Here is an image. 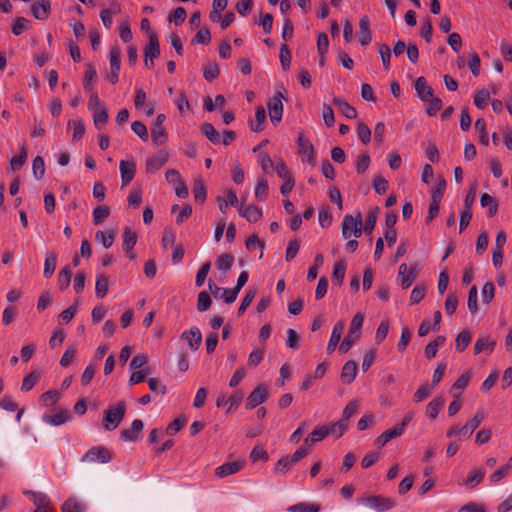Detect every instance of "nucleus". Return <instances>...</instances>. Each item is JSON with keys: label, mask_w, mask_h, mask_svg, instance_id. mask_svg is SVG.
Instances as JSON below:
<instances>
[{"label": "nucleus", "mask_w": 512, "mask_h": 512, "mask_svg": "<svg viewBox=\"0 0 512 512\" xmlns=\"http://www.w3.org/2000/svg\"><path fill=\"white\" fill-rule=\"evenodd\" d=\"M60 398V393L56 390H49L40 396V403L45 406L54 405Z\"/></svg>", "instance_id": "45"}, {"label": "nucleus", "mask_w": 512, "mask_h": 512, "mask_svg": "<svg viewBox=\"0 0 512 512\" xmlns=\"http://www.w3.org/2000/svg\"><path fill=\"white\" fill-rule=\"evenodd\" d=\"M202 133L206 136V138L213 144L221 143V137L219 132L214 128L211 123H204L201 127Z\"/></svg>", "instance_id": "32"}, {"label": "nucleus", "mask_w": 512, "mask_h": 512, "mask_svg": "<svg viewBox=\"0 0 512 512\" xmlns=\"http://www.w3.org/2000/svg\"><path fill=\"white\" fill-rule=\"evenodd\" d=\"M95 127L100 130L108 121V112L105 107L92 111Z\"/></svg>", "instance_id": "39"}, {"label": "nucleus", "mask_w": 512, "mask_h": 512, "mask_svg": "<svg viewBox=\"0 0 512 512\" xmlns=\"http://www.w3.org/2000/svg\"><path fill=\"white\" fill-rule=\"evenodd\" d=\"M57 262V254L54 251L46 252L45 261H44V270L43 276L46 279H49L54 274Z\"/></svg>", "instance_id": "26"}, {"label": "nucleus", "mask_w": 512, "mask_h": 512, "mask_svg": "<svg viewBox=\"0 0 512 512\" xmlns=\"http://www.w3.org/2000/svg\"><path fill=\"white\" fill-rule=\"evenodd\" d=\"M71 276H72L71 269L68 266L64 267L59 272V274H58V284H59V288L61 290H64V289H66L69 286L70 281H71Z\"/></svg>", "instance_id": "52"}, {"label": "nucleus", "mask_w": 512, "mask_h": 512, "mask_svg": "<svg viewBox=\"0 0 512 512\" xmlns=\"http://www.w3.org/2000/svg\"><path fill=\"white\" fill-rule=\"evenodd\" d=\"M482 207H488V217H493L498 211V201L488 193H483L480 198Z\"/></svg>", "instance_id": "30"}, {"label": "nucleus", "mask_w": 512, "mask_h": 512, "mask_svg": "<svg viewBox=\"0 0 512 512\" xmlns=\"http://www.w3.org/2000/svg\"><path fill=\"white\" fill-rule=\"evenodd\" d=\"M95 292L98 298H104L108 292V280L105 276L99 275L96 278Z\"/></svg>", "instance_id": "46"}, {"label": "nucleus", "mask_w": 512, "mask_h": 512, "mask_svg": "<svg viewBox=\"0 0 512 512\" xmlns=\"http://www.w3.org/2000/svg\"><path fill=\"white\" fill-rule=\"evenodd\" d=\"M97 77V71L92 64H88L85 71L83 80V88L86 92H91L93 89L92 81Z\"/></svg>", "instance_id": "40"}, {"label": "nucleus", "mask_w": 512, "mask_h": 512, "mask_svg": "<svg viewBox=\"0 0 512 512\" xmlns=\"http://www.w3.org/2000/svg\"><path fill=\"white\" fill-rule=\"evenodd\" d=\"M243 467V462L241 461H235V462H227L222 464L221 466L217 467L215 469V474L220 477H226L232 474L237 473L240 471Z\"/></svg>", "instance_id": "20"}, {"label": "nucleus", "mask_w": 512, "mask_h": 512, "mask_svg": "<svg viewBox=\"0 0 512 512\" xmlns=\"http://www.w3.org/2000/svg\"><path fill=\"white\" fill-rule=\"evenodd\" d=\"M320 508L315 504L300 502L287 508L288 512H319Z\"/></svg>", "instance_id": "44"}, {"label": "nucleus", "mask_w": 512, "mask_h": 512, "mask_svg": "<svg viewBox=\"0 0 512 512\" xmlns=\"http://www.w3.org/2000/svg\"><path fill=\"white\" fill-rule=\"evenodd\" d=\"M122 237L123 249L126 253H129L137 242V236L129 227H125Z\"/></svg>", "instance_id": "33"}, {"label": "nucleus", "mask_w": 512, "mask_h": 512, "mask_svg": "<svg viewBox=\"0 0 512 512\" xmlns=\"http://www.w3.org/2000/svg\"><path fill=\"white\" fill-rule=\"evenodd\" d=\"M219 73L220 70L216 63H208L203 68V76L209 82H212L214 79H216L219 76Z\"/></svg>", "instance_id": "53"}, {"label": "nucleus", "mask_w": 512, "mask_h": 512, "mask_svg": "<svg viewBox=\"0 0 512 512\" xmlns=\"http://www.w3.org/2000/svg\"><path fill=\"white\" fill-rule=\"evenodd\" d=\"M93 222L98 225L102 223L110 214V209L107 206H99L93 210Z\"/></svg>", "instance_id": "60"}, {"label": "nucleus", "mask_w": 512, "mask_h": 512, "mask_svg": "<svg viewBox=\"0 0 512 512\" xmlns=\"http://www.w3.org/2000/svg\"><path fill=\"white\" fill-rule=\"evenodd\" d=\"M111 460L110 452L104 447H93L89 449L82 457V462L107 463Z\"/></svg>", "instance_id": "5"}, {"label": "nucleus", "mask_w": 512, "mask_h": 512, "mask_svg": "<svg viewBox=\"0 0 512 512\" xmlns=\"http://www.w3.org/2000/svg\"><path fill=\"white\" fill-rule=\"evenodd\" d=\"M122 186L132 181L136 172V165L133 161L121 160L119 163Z\"/></svg>", "instance_id": "12"}, {"label": "nucleus", "mask_w": 512, "mask_h": 512, "mask_svg": "<svg viewBox=\"0 0 512 512\" xmlns=\"http://www.w3.org/2000/svg\"><path fill=\"white\" fill-rule=\"evenodd\" d=\"M415 89L422 101H428L433 97V89L427 84V81L423 76H420L416 79Z\"/></svg>", "instance_id": "19"}, {"label": "nucleus", "mask_w": 512, "mask_h": 512, "mask_svg": "<svg viewBox=\"0 0 512 512\" xmlns=\"http://www.w3.org/2000/svg\"><path fill=\"white\" fill-rule=\"evenodd\" d=\"M345 271L346 262L343 259L337 261L334 265L332 280L335 281L339 286H341L344 281Z\"/></svg>", "instance_id": "37"}, {"label": "nucleus", "mask_w": 512, "mask_h": 512, "mask_svg": "<svg viewBox=\"0 0 512 512\" xmlns=\"http://www.w3.org/2000/svg\"><path fill=\"white\" fill-rule=\"evenodd\" d=\"M239 214L245 218L248 222L255 223L262 217V210L254 205L245 207L243 204L240 205Z\"/></svg>", "instance_id": "18"}, {"label": "nucleus", "mask_w": 512, "mask_h": 512, "mask_svg": "<svg viewBox=\"0 0 512 512\" xmlns=\"http://www.w3.org/2000/svg\"><path fill=\"white\" fill-rule=\"evenodd\" d=\"M356 373H357V364H356V362L353 361V360L347 361L344 364V366L342 368V372H341L342 382L345 383V384L352 383L353 380L356 377Z\"/></svg>", "instance_id": "25"}, {"label": "nucleus", "mask_w": 512, "mask_h": 512, "mask_svg": "<svg viewBox=\"0 0 512 512\" xmlns=\"http://www.w3.org/2000/svg\"><path fill=\"white\" fill-rule=\"evenodd\" d=\"M51 8L50 0H38L31 6L32 15L38 20H45Z\"/></svg>", "instance_id": "15"}, {"label": "nucleus", "mask_w": 512, "mask_h": 512, "mask_svg": "<svg viewBox=\"0 0 512 512\" xmlns=\"http://www.w3.org/2000/svg\"><path fill=\"white\" fill-rule=\"evenodd\" d=\"M143 429V422L140 419H135L132 422L131 428L124 429L121 432V438L125 441H136L138 439V435Z\"/></svg>", "instance_id": "22"}, {"label": "nucleus", "mask_w": 512, "mask_h": 512, "mask_svg": "<svg viewBox=\"0 0 512 512\" xmlns=\"http://www.w3.org/2000/svg\"><path fill=\"white\" fill-rule=\"evenodd\" d=\"M248 278H249V274H248L247 271H242L240 273V275H239V277L237 279L236 286L233 289H231V291H224L225 293H227V297L225 299V303L231 304V303H233L236 300L240 290L247 283Z\"/></svg>", "instance_id": "16"}, {"label": "nucleus", "mask_w": 512, "mask_h": 512, "mask_svg": "<svg viewBox=\"0 0 512 512\" xmlns=\"http://www.w3.org/2000/svg\"><path fill=\"white\" fill-rule=\"evenodd\" d=\"M110 73L107 79L111 84H116L119 80V72L121 68V49L118 45H114L109 51Z\"/></svg>", "instance_id": "4"}, {"label": "nucleus", "mask_w": 512, "mask_h": 512, "mask_svg": "<svg viewBox=\"0 0 512 512\" xmlns=\"http://www.w3.org/2000/svg\"><path fill=\"white\" fill-rule=\"evenodd\" d=\"M378 210H379V208L375 207L373 210H370L368 212L365 224L363 226V231L367 235H370L373 232L374 228H375L376 221H377V212H378Z\"/></svg>", "instance_id": "43"}, {"label": "nucleus", "mask_w": 512, "mask_h": 512, "mask_svg": "<svg viewBox=\"0 0 512 512\" xmlns=\"http://www.w3.org/2000/svg\"><path fill=\"white\" fill-rule=\"evenodd\" d=\"M267 106L271 122L273 124L280 122L283 115V104L281 100V95H274L269 100Z\"/></svg>", "instance_id": "9"}, {"label": "nucleus", "mask_w": 512, "mask_h": 512, "mask_svg": "<svg viewBox=\"0 0 512 512\" xmlns=\"http://www.w3.org/2000/svg\"><path fill=\"white\" fill-rule=\"evenodd\" d=\"M149 40L146 46L144 47V58L147 59H156L160 55V47L159 40L156 33L151 32L149 35Z\"/></svg>", "instance_id": "13"}, {"label": "nucleus", "mask_w": 512, "mask_h": 512, "mask_svg": "<svg viewBox=\"0 0 512 512\" xmlns=\"http://www.w3.org/2000/svg\"><path fill=\"white\" fill-rule=\"evenodd\" d=\"M85 505L75 498L67 499L62 505V512H84Z\"/></svg>", "instance_id": "42"}, {"label": "nucleus", "mask_w": 512, "mask_h": 512, "mask_svg": "<svg viewBox=\"0 0 512 512\" xmlns=\"http://www.w3.org/2000/svg\"><path fill=\"white\" fill-rule=\"evenodd\" d=\"M166 117L164 114H159L154 122V125L151 129V138L152 142L155 146L163 145L167 140V133L163 127V122Z\"/></svg>", "instance_id": "6"}, {"label": "nucleus", "mask_w": 512, "mask_h": 512, "mask_svg": "<svg viewBox=\"0 0 512 512\" xmlns=\"http://www.w3.org/2000/svg\"><path fill=\"white\" fill-rule=\"evenodd\" d=\"M116 233L114 231L106 232L99 230L95 234V240L101 243L105 248L112 246Z\"/></svg>", "instance_id": "36"}, {"label": "nucleus", "mask_w": 512, "mask_h": 512, "mask_svg": "<svg viewBox=\"0 0 512 512\" xmlns=\"http://www.w3.org/2000/svg\"><path fill=\"white\" fill-rule=\"evenodd\" d=\"M268 390L265 385H258L247 397L246 409H253L266 401Z\"/></svg>", "instance_id": "8"}, {"label": "nucleus", "mask_w": 512, "mask_h": 512, "mask_svg": "<svg viewBox=\"0 0 512 512\" xmlns=\"http://www.w3.org/2000/svg\"><path fill=\"white\" fill-rule=\"evenodd\" d=\"M234 262V256L231 254H224L220 256L217 260L216 266L217 269L222 271L223 273H226L229 271L233 265Z\"/></svg>", "instance_id": "47"}, {"label": "nucleus", "mask_w": 512, "mask_h": 512, "mask_svg": "<svg viewBox=\"0 0 512 512\" xmlns=\"http://www.w3.org/2000/svg\"><path fill=\"white\" fill-rule=\"evenodd\" d=\"M71 418L72 415L68 409L60 408L54 414H43L42 421L51 426H60Z\"/></svg>", "instance_id": "7"}, {"label": "nucleus", "mask_w": 512, "mask_h": 512, "mask_svg": "<svg viewBox=\"0 0 512 512\" xmlns=\"http://www.w3.org/2000/svg\"><path fill=\"white\" fill-rule=\"evenodd\" d=\"M132 131L142 140L147 141L148 140V131L146 126L140 122V121H134L131 124Z\"/></svg>", "instance_id": "63"}, {"label": "nucleus", "mask_w": 512, "mask_h": 512, "mask_svg": "<svg viewBox=\"0 0 512 512\" xmlns=\"http://www.w3.org/2000/svg\"><path fill=\"white\" fill-rule=\"evenodd\" d=\"M359 43L362 46L368 45L372 40V34L370 30V21L367 15L360 18L359 21Z\"/></svg>", "instance_id": "14"}, {"label": "nucleus", "mask_w": 512, "mask_h": 512, "mask_svg": "<svg viewBox=\"0 0 512 512\" xmlns=\"http://www.w3.org/2000/svg\"><path fill=\"white\" fill-rule=\"evenodd\" d=\"M363 321L364 315L362 313H357L354 315L350 324L349 332L344 337L343 341L339 346L340 353H347L354 344V342L360 338Z\"/></svg>", "instance_id": "1"}, {"label": "nucleus", "mask_w": 512, "mask_h": 512, "mask_svg": "<svg viewBox=\"0 0 512 512\" xmlns=\"http://www.w3.org/2000/svg\"><path fill=\"white\" fill-rule=\"evenodd\" d=\"M119 7L117 4H113L111 9H102L100 12V18L103 22V25L106 28H110L112 25V14L117 12Z\"/></svg>", "instance_id": "58"}, {"label": "nucleus", "mask_w": 512, "mask_h": 512, "mask_svg": "<svg viewBox=\"0 0 512 512\" xmlns=\"http://www.w3.org/2000/svg\"><path fill=\"white\" fill-rule=\"evenodd\" d=\"M368 504L379 512L389 510L393 507L394 502L390 498L381 496H371L367 498Z\"/></svg>", "instance_id": "21"}, {"label": "nucleus", "mask_w": 512, "mask_h": 512, "mask_svg": "<svg viewBox=\"0 0 512 512\" xmlns=\"http://www.w3.org/2000/svg\"><path fill=\"white\" fill-rule=\"evenodd\" d=\"M474 126H475V129L480 132V143L484 146H488L489 140H488V135L486 132L485 120L483 118H478L475 121Z\"/></svg>", "instance_id": "59"}, {"label": "nucleus", "mask_w": 512, "mask_h": 512, "mask_svg": "<svg viewBox=\"0 0 512 512\" xmlns=\"http://www.w3.org/2000/svg\"><path fill=\"white\" fill-rule=\"evenodd\" d=\"M69 127H73V140L81 139L85 132V124L82 120H71L68 122Z\"/></svg>", "instance_id": "56"}, {"label": "nucleus", "mask_w": 512, "mask_h": 512, "mask_svg": "<svg viewBox=\"0 0 512 512\" xmlns=\"http://www.w3.org/2000/svg\"><path fill=\"white\" fill-rule=\"evenodd\" d=\"M471 338H472V335H471L470 331H468V330L461 331L457 335L456 340H455L456 350L458 352H463L470 344Z\"/></svg>", "instance_id": "35"}, {"label": "nucleus", "mask_w": 512, "mask_h": 512, "mask_svg": "<svg viewBox=\"0 0 512 512\" xmlns=\"http://www.w3.org/2000/svg\"><path fill=\"white\" fill-rule=\"evenodd\" d=\"M298 154L301 157V161L304 164H308L311 167L316 165V153L314 146L311 141L306 138L303 134H300L297 139Z\"/></svg>", "instance_id": "3"}, {"label": "nucleus", "mask_w": 512, "mask_h": 512, "mask_svg": "<svg viewBox=\"0 0 512 512\" xmlns=\"http://www.w3.org/2000/svg\"><path fill=\"white\" fill-rule=\"evenodd\" d=\"M444 399L442 396L434 398L431 402L428 403L426 408V415L432 420L436 419L440 410L444 407Z\"/></svg>", "instance_id": "28"}, {"label": "nucleus", "mask_w": 512, "mask_h": 512, "mask_svg": "<svg viewBox=\"0 0 512 512\" xmlns=\"http://www.w3.org/2000/svg\"><path fill=\"white\" fill-rule=\"evenodd\" d=\"M40 378V372L33 370L31 373L26 375L22 381L21 390L27 392L31 390Z\"/></svg>", "instance_id": "41"}, {"label": "nucleus", "mask_w": 512, "mask_h": 512, "mask_svg": "<svg viewBox=\"0 0 512 512\" xmlns=\"http://www.w3.org/2000/svg\"><path fill=\"white\" fill-rule=\"evenodd\" d=\"M125 412L126 404L124 401L109 406V408L104 411L103 427L108 431L116 429L123 420Z\"/></svg>", "instance_id": "2"}, {"label": "nucleus", "mask_w": 512, "mask_h": 512, "mask_svg": "<svg viewBox=\"0 0 512 512\" xmlns=\"http://www.w3.org/2000/svg\"><path fill=\"white\" fill-rule=\"evenodd\" d=\"M27 156H28L27 147L25 145H23L20 148V154L11 158L10 168L13 171H17V170L21 169L27 160Z\"/></svg>", "instance_id": "34"}, {"label": "nucleus", "mask_w": 512, "mask_h": 512, "mask_svg": "<svg viewBox=\"0 0 512 512\" xmlns=\"http://www.w3.org/2000/svg\"><path fill=\"white\" fill-rule=\"evenodd\" d=\"M347 424L344 421L338 420L332 425H322V439L328 435H333L335 438H340L347 429Z\"/></svg>", "instance_id": "17"}, {"label": "nucleus", "mask_w": 512, "mask_h": 512, "mask_svg": "<svg viewBox=\"0 0 512 512\" xmlns=\"http://www.w3.org/2000/svg\"><path fill=\"white\" fill-rule=\"evenodd\" d=\"M512 469V456L509 458L508 462L494 471L490 476V481L492 483H497L507 476L509 471Z\"/></svg>", "instance_id": "38"}, {"label": "nucleus", "mask_w": 512, "mask_h": 512, "mask_svg": "<svg viewBox=\"0 0 512 512\" xmlns=\"http://www.w3.org/2000/svg\"><path fill=\"white\" fill-rule=\"evenodd\" d=\"M32 171L35 179L39 180L44 176L45 173V163L44 159L41 156H37L34 158L32 163Z\"/></svg>", "instance_id": "49"}, {"label": "nucleus", "mask_w": 512, "mask_h": 512, "mask_svg": "<svg viewBox=\"0 0 512 512\" xmlns=\"http://www.w3.org/2000/svg\"><path fill=\"white\" fill-rule=\"evenodd\" d=\"M483 477H484V471L482 469H474L473 471H471L469 473V476H468L465 484L468 487L473 488L482 482Z\"/></svg>", "instance_id": "51"}, {"label": "nucleus", "mask_w": 512, "mask_h": 512, "mask_svg": "<svg viewBox=\"0 0 512 512\" xmlns=\"http://www.w3.org/2000/svg\"><path fill=\"white\" fill-rule=\"evenodd\" d=\"M181 339L186 340L191 350L196 351L202 343V333L198 327L182 332Z\"/></svg>", "instance_id": "10"}, {"label": "nucleus", "mask_w": 512, "mask_h": 512, "mask_svg": "<svg viewBox=\"0 0 512 512\" xmlns=\"http://www.w3.org/2000/svg\"><path fill=\"white\" fill-rule=\"evenodd\" d=\"M168 161V153L166 151H159L153 155L146 162V170L149 173H155Z\"/></svg>", "instance_id": "11"}, {"label": "nucleus", "mask_w": 512, "mask_h": 512, "mask_svg": "<svg viewBox=\"0 0 512 512\" xmlns=\"http://www.w3.org/2000/svg\"><path fill=\"white\" fill-rule=\"evenodd\" d=\"M268 182L265 178H261L255 187V196L258 200L263 201L268 195Z\"/></svg>", "instance_id": "61"}, {"label": "nucleus", "mask_w": 512, "mask_h": 512, "mask_svg": "<svg viewBox=\"0 0 512 512\" xmlns=\"http://www.w3.org/2000/svg\"><path fill=\"white\" fill-rule=\"evenodd\" d=\"M357 134L361 142L367 145L371 140V130L364 122H358Z\"/></svg>", "instance_id": "57"}, {"label": "nucleus", "mask_w": 512, "mask_h": 512, "mask_svg": "<svg viewBox=\"0 0 512 512\" xmlns=\"http://www.w3.org/2000/svg\"><path fill=\"white\" fill-rule=\"evenodd\" d=\"M25 495L31 496L34 504L36 505V510H53L50 505V500L44 493H37L33 491H26Z\"/></svg>", "instance_id": "24"}, {"label": "nucleus", "mask_w": 512, "mask_h": 512, "mask_svg": "<svg viewBox=\"0 0 512 512\" xmlns=\"http://www.w3.org/2000/svg\"><path fill=\"white\" fill-rule=\"evenodd\" d=\"M333 104L339 109V111L348 119H355L357 117V111L348 102L341 98H334Z\"/></svg>", "instance_id": "27"}, {"label": "nucleus", "mask_w": 512, "mask_h": 512, "mask_svg": "<svg viewBox=\"0 0 512 512\" xmlns=\"http://www.w3.org/2000/svg\"><path fill=\"white\" fill-rule=\"evenodd\" d=\"M279 58L281 62V66L284 70H288L291 65V53L286 44L280 45Z\"/></svg>", "instance_id": "50"}, {"label": "nucleus", "mask_w": 512, "mask_h": 512, "mask_svg": "<svg viewBox=\"0 0 512 512\" xmlns=\"http://www.w3.org/2000/svg\"><path fill=\"white\" fill-rule=\"evenodd\" d=\"M468 309L469 311L474 314L478 311V302H477V287L474 285L470 288L468 293Z\"/></svg>", "instance_id": "62"}, {"label": "nucleus", "mask_w": 512, "mask_h": 512, "mask_svg": "<svg viewBox=\"0 0 512 512\" xmlns=\"http://www.w3.org/2000/svg\"><path fill=\"white\" fill-rule=\"evenodd\" d=\"M211 304H212V300H211V297L209 296V294L206 291H201L198 294V299H197L198 311H200V312L207 311L210 308Z\"/></svg>", "instance_id": "55"}, {"label": "nucleus", "mask_w": 512, "mask_h": 512, "mask_svg": "<svg viewBox=\"0 0 512 512\" xmlns=\"http://www.w3.org/2000/svg\"><path fill=\"white\" fill-rule=\"evenodd\" d=\"M485 419V414L482 411H478L476 415L469 420L463 427H461L462 434L470 437L475 429L479 427L482 421Z\"/></svg>", "instance_id": "23"}, {"label": "nucleus", "mask_w": 512, "mask_h": 512, "mask_svg": "<svg viewBox=\"0 0 512 512\" xmlns=\"http://www.w3.org/2000/svg\"><path fill=\"white\" fill-rule=\"evenodd\" d=\"M433 26L430 18H426L421 24V36L427 43L432 41Z\"/></svg>", "instance_id": "64"}, {"label": "nucleus", "mask_w": 512, "mask_h": 512, "mask_svg": "<svg viewBox=\"0 0 512 512\" xmlns=\"http://www.w3.org/2000/svg\"><path fill=\"white\" fill-rule=\"evenodd\" d=\"M255 118H256V121L251 122V124H250L251 130L254 132H259L262 130V125L266 119V112L263 107L260 106L256 109Z\"/></svg>", "instance_id": "48"}, {"label": "nucleus", "mask_w": 512, "mask_h": 512, "mask_svg": "<svg viewBox=\"0 0 512 512\" xmlns=\"http://www.w3.org/2000/svg\"><path fill=\"white\" fill-rule=\"evenodd\" d=\"M343 328H344V325L342 322H338L334 326L328 346H327L328 353H332L336 349V347L341 339Z\"/></svg>", "instance_id": "29"}, {"label": "nucleus", "mask_w": 512, "mask_h": 512, "mask_svg": "<svg viewBox=\"0 0 512 512\" xmlns=\"http://www.w3.org/2000/svg\"><path fill=\"white\" fill-rule=\"evenodd\" d=\"M490 100V93L486 89L479 90L474 96V104L478 109H484Z\"/></svg>", "instance_id": "54"}, {"label": "nucleus", "mask_w": 512, "mask_h": 512, "mask_svg": "<svg viewBox=\"0 0 512 512\" xmlns=\"http://www.w3.org/2000/svg\"><path fill=\"white\" fill-rule=\"evenodd\" d=\"M358 224V214L356 217L352 215H346L342 222V236L345 239H349L352 236L354 225Z\"/></svg>", "instance_id": "31"}]
</instances>
